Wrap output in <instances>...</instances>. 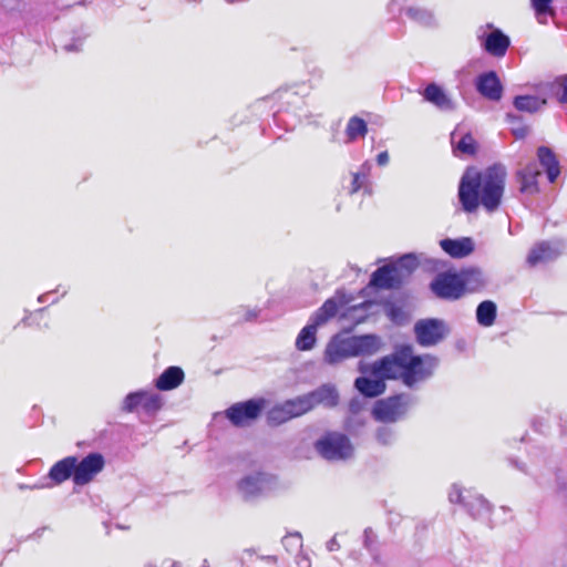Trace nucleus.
Masks as SVG:
<instances>
[{"instance_id": "9d476101", "label": "nucleus", "mask_w": 567, "mask_h": 567, "mask_svg": "<svg viewBox=\"0 0 567 567\" xmlns=\"http://www.w3.org/2000/svg\"><path fill=\"white\" fill-rule=\"evenodd\" d=\"M431 288L437 297L445 299H457L463 295L458 274L439 275Z\"/></svg>"}, {"instance_id": "473e14b6", "label": "nucleus", "mask_w": 567, "mask_h": 567, "mask_svg": "<svg viewBox=\"0 0 567 567\" xmlns=\"http://www.w3.org/2000/svg\"><path fill=\"white\" fill-rule=\"evenodd\" d=\"M538 161L540 165L546 169L558 164L553 152L547 147H539L537 152Z\"/></svg>"}, {"instance_id": "6e6552de", "label": "nucleus", "mask_w": 567, "mask_h": 567, "mask_svg": "<svg viewBox=\"0 0 567 567\" xmlns=\"http://www.w3.org/2000/svg\"><path fill=\"white\" fill-rule=\"evenodd\" d=\"M414 330L417 341L422 346H433L449 332L444 322L437 319L421 320L415 324Z\"/></svg>"}, {"instance_id": "b1692460", "label": "nucleus", "mask_w": 567, "mask_h": 567, "mask_svg": "<svg viewBox=\"0 0 567 567\" xmlns=\"http://www.w3.org/2000/svg\"><path fill=\"white\" fill-rule=\"evenodd\" d=\"M546 104L545 99H539L537 96L523 95L517 96L514 101V105L517 110L522 112L533 113L538 111Z\"/></svg>"}, {"instance_id": "39448f33", "label": "nucleus", "mask_w": 567, "mask_h": 567, "mask_svg": "<svg viewBox=\"0 0 567 567\" xmlns=\"http://www.w3.org/2000/svg\"><path fill=\"white\" fill-rule=\"evenodd\" d=\"M276 485L275 476L267 473H254L238 482V491L245 499H252L271 491Z\"/></svg>"}, {"instance_id": "e433bc0d", "label": "nucleus", "mask_w": 567, "mask_h": 567, "mask_svg": "<svg viewBox=\"0 0 567 567\" xmlns=\"http://www.w3.org/2000/svg\"><path fill=\"white\" fill-rule=\"evenodd\" d=\"M449 501L454 504H463L464 503V496H463V488L454 484L452 485L450 492H449Z\"/></svg>"}, {"instance_id": "a878e982", "label": "nucleus", "mask_w": 567, "mask_h": 567, "mask_svg": "<svg viewBox=\"0 0 567 567\" xmlns=\"http://www.w3.org/2000/svg\"><path fill=\"white\" fill-rule=\"evenodd\" d=\"M496 316V306L492 301H483L476 310V318L480 324L489 327L493 324Z\"/></svg>"}, {"instance_id": "4be33fe9", "label": "nucleus", "mask_w": 567, "mask_h": 567, "mask_svg": "<svg viewBox=\"0 0 567 567\" xmlns=\"http://www.w3.org/2000/svg\"><path fill=\"white\" fill-rule=\"evenodd\" d=\"M420 264V259L414 254H406L396 262L392 264L394 274L400 275V282L408 277Z\"/></svg>"}, {"instance_id": "423d86ee", "label": "nucleus", "mask_w": 567, "mask_h": 567, "mask_svg": "<svg viewBox=\"0 0 567 567\" xmlns=\"http://www.w3.org/2000/svg\"><path fill=\"white\" fill-rule=\"evenodd\" d=\"M264 408V400H248L231 405L226 410V416L235 426H247L260 415Z\"/></svg>"}, {"instance_id": "aec40b11", "label": "nucleus", "mask_w": 567, "mask_h": 567, "mask_svg": "<svg viewBox=\"0 0 567 567\" xmlns=\"http://www.w3.org/2000/svg\"><path fill=\"white\" fill-rule=\"evenodd\" d=\"M484 47L492 55L503 56L509 47V38L499 30H495L487 35Z\"/></svg>"}, {"instance_id": "c756f323", "label": "nucleus", "mask_w": 567, "mask_h": 567, "mask_svg": "<svg viewBox=\"0 0 567 567\" xmlns=\"http://www.w3.org/2000/svg\"><path fill=\"white\" fill-rule=\"evenodd\" d=\"M141 406L147 413H154L161 409L162 399L155 393L141 391Z\"/></svg>"}, {"instance_id": "0eeeda50", "label": "nucleus", "mask_w": 567, "mask_h": 567, "mask_svg": "<svg viewBox=\"0 0 567 567\" xmlns=\"http://www.w3.org/2000/svg\"><path fill=\"white\" fill-rule=\"evenodd\" d=\"M352 357H355L352 336L346 333H339L332 337L323 352V360L330 365L341 363Z\"/></svg>"}, {"instance_id": "a211bd4d", "label": "nucleus", "mask_w": 567, "mask_h": 567, "mask_svg": "<svg viewBox=\"0 0 567 567\" xmlns=\"http://www.w3.org/2000/svg\"><path fill=\"white\" fill-rule=\"evenodd\" d=\"M424 99L443 111H451L455 109L452 99L435 83L426 86L424 90Z\"/></svg>"}, {"instance_id": "49530a36", "label": "nucleus", "mask_w": 567, "mask_h": 567, "mask_svg": "<svg viewBox=\"0 0 567 567\" xmlns=\"http://www.w3.org/2000/svg\"><path fill=\"white\" fill-rule=\"evenodd\" d=\"M178 380H179V384L183 382L184 380V372L179 369V377H178Z\"/></svg>"}, {"instance_id": "412c9836", "label": "nucleus", "mask_w": 567, "mask_h": 567, "mask_svg": "<svg viewBox=\"0 0 567 567\" xmlns=\"http://www.w3.org/2000/svg\"><path fill=\"white\" fill-rule=\"evenodd\" d=\"M318 324L313 321L301 329L296 339V348L299 351H309L313 349L317 342Z\"/></svg>"}, {"instance_id": "f3484780", "label": "nucleus", "mask_w": 567, "mask_h": 567, "mask_svg": "<svg viewBox=\"0 0 567 567\" xmlns=\"http://www.w3.org/2000/svg\"><path fill=\"white\" fill-rule=\"evenodd\" d=\"M462 293L474 292L485 286V277L477 268H470L458 274Z\"/></svg>"}, {"instance_id": "2eb2a0df", "label": "nucleus", "mask_w": 567, "mask_h": 567, "mask_svg": "<svg viewBox=\"0 0 567 567\" xmlns=\"http://www.w3.org/2000/svg\"><path fill=\"white\" fill-rule=\"evenodd\" d=\"M478 92L493 101L502 97V85L495 72H488L478 78L477 81Z\"/></svg>"}, {"instance_id": "c03bdc74", "label": "nucleus", "mask_w": 567, "mask_h": 567, "mask_svg": "<svg viewBox=\"0 0 567 567\" xmlns=\"http://www.w3.org/2000/svg\"><path fill=\"white\" fill-rule=\"evenodd\" d=\"M559 492L567 497V482H561L559 484Z\"/></svg>"}, {"instance_id": "de8ad7c7", "label": "nucleus", "mask_w": 567, "mask_h": 567, "mask_svg": "<svg viewBox=\"0 0 567 567\" xmlns=\"http://www.w3.org/2000/svg\"><path fill=\"white\" fill-rule=\"evenodd\" d=\"M203 567H208V565L206 564V561L204 563Z\"/></svg>"}, {"instance_id": "bb28decb", "label": "nucleus", "mask_w": 567, "mask_h": 567, "mask_svg": "<svg viewBox=\"0 0 567 567\" xmlns=\"http://www.w3.org/2000/svg\"><path fill=\"white\" fill-rule=\"evenodd\" d=\"M338 312V305L333 299L327 300L323 306L315 313L312 321L318 326L323 324Z\"/></svg>"}, {"instance_id": "5701e85b", "label": "nucleus", "mask_w": 567, "mask_h": 567, "mask_svg": "<svg viewBox=\"0 0 567 567\" xmlns=\"http://www.w3.org/2000/svg\"><path fill=\"white\" fill-rule=\"evenodd\" d=\"M76 464L75 457H66L58 462L50 471V476L58 483H61L70 477L71 473L74 472Z\"/></svg>"}, {"instance_id": "f03ea898", "label": "nucleus", "mask_w": 567, "mask_h": 567, "mask_svg": "<svg viewBox=\"0 0 567 567\" xmlns=\"http://www.w3.org/2000/svg\"><path fill=\"white\" fill-rule=\"evenodd\" d=\"M506 176V168L502 165H494L484 171L467 168L458 186V198L463 209L472 213L482 205L488 212L495 210L503 197Z\"/></svg>"}, {"instance_id": "f257e3e1", "label": "nucleus", "mask_w": 567, "mask_h": 567, "mask_svg": "<svg viewBox=\"0 0 567 567\" xmlns=\"http://www.w3.org/2000/svg\"><path fill=\"white\" fill-rule=\"evenodd\" d=\"M436 367V358L414 355L411 348L405 347L372 362L361 360L358 364L361 377L355 379L354 388L367 398H375L385 392L386 380L402 378L404 384L412 386L430 378Z\"/></svg>"}, {"instance_id": "393cba45", "label": "nucleus", "mask_w": 567, "mask_h": 567, "mask_svg": "<svg viewBox=\"0 0 567 567\" xmlns=\"http://www.w3.org/2000/svg\"><path fill=\"white\" fill-rule=\"evenodd\" d=\"M268 422L274 425L282 424L293 417V413L289 410L286 402L275 405L268 411Z\"/></svg>"}, {"instance_id": "72a5a7b5", "label": "nucleus", "mask_w": 567, "mask_h": 567, "mask_svg": "<svg viewBox=\"0 0 567 567\" xmlns=\"http://www.w3.org/2000/svg\"><path fill=\"white\" fill-rule=\"evenodd\" d=\"M456 150L463 154L472 155L476 151V143L472 135H464L456 145Z\"/></svg>"}, {"instance_id": "1a4fd4ad", "label": "nucleus", "mask_w": 567, "mask_h": 567, "mask_svg": "<svg viewBox=\"0 0 567 567\" xmlns=\"http://www.w3.org/2000/svg\"><path fill=\"white\" fill-rule=\"evenodd\" d=\"M103 467V456L101 454H90L79 464H75L73 481L78 485L87 484Z\"/></svg>"}, {"instance_id": "f8f14e48", "label": "nucleus", "mask_w": 567, "mask_h": 567, "mask_svg": "<svg viewBox=\"0 0 567 567\" xmlns=\"http://www.w3.org/2000/svg\"><path fill=\"white\" fill-rule=\"evenodd\" d=\"M308 400L311 404V410L319 405L332 408L338 404L339 394L334 385L323 384L317 390L307 393Z\"/></svg>"}, {"instance_id": "20e7f679", "label": "nucleus", "mask_w": 567, "mask_h": 567, "mask_svg": "<svg viewBox=\"0 0 567 567\" xmlns=\"http://www.w3.org/2000/svg\"><path fill=\"white\" fill-rule=\"evenodd\" d=\"M317 452L330 461L347 460L353 455V446L350 440L340 433H331L316 443Z\"/></svg>"}, {"instance_id": "79ce46f5", "label": "nucleus", "mask_w": 567, "mask_h": 567, "mask_svg": "<svg viewBox=\"0 0 567 567\" xmlns=\"http://www.w3.org/2000/svg\"><path fill=\"white\" fill-rule=\"evenodd\" d=\"M377 162L380 166H384L389 163V154L388 152H382L378 155Z\"/></svg>"}, {"instance_id": "a18cd8bd", "label": "nucleus", "mask_w": 567, "mask_h": 567, "mask_svg": "<svg viewBox=\"0 0 567 567\" xmlns=\"http://www.w3.org/2000/svg\"><path fill=\"white\" fill-rule=\"evenodd\" d=\"M360 188L359 176L354 175L352 192H357Z\"/></svg>"}, {"instance_id": "6ab92c4d", "label": "nucleus", "mask_w": 567, "mask_h": 567, "mask_svg": "<svg viewBox=\"0 0 567 567\" xmlns=\"http://www.w3.org/2000/svg\"><path fill=\"white\" fill-rule=\"evenodd\" d=\"M400 284V275L394 274L392 265L378 269L370 282L371 286L383 289L393 288Z\"/></svg>"}, {"instance_id": "a19ab883", "label": "nucleus", "mask_w": 567, "mask_h": 567, "mask_svg": "<svg viewBox=\"0 0 567 567\" xmlns=\"http://www.w3.org/2000/svg\"><path fill=\"white\" fill-rule=\"evenodd\" d=\"M286 542L291 543V545H295L297 547L301 546V537L299 534L290 535L286 538Z\"/></svg>"}, {"instance_id": "f704fd0d", "label": "nucleus", "mask_w": 567, "mask_h": 567, "mask_svg": "<svg viewBox=\"0 0 567 567\" xmlns=\"http://www.w3.org/2000/svg\"><path fill=\"white\" fill-rule=\"evenodd\" d=\"M532 7L536 16L540 19L542 16L553 14L551 0H530Z\"/></svg>"}, {"instance_id": "cd10ccee", "label": "nucleus", "mask_w": 567, "mask_h": 567, "mask_svg": "<svg viewBox=\"0 0 567 567\" xmlns=\"http://www.w3.org/2000/svg\"><path fill=\"white\" fill-rule=\"evenodd\" d=\"M285 402L287 403V406L289 408L291 413H293V417L301 416L311 411V404L308 400L307 394L297 396L291 400H287Z\"/></svg>"}, {"instance_id": "37998d69", "label": "nucleus", "mask_w": 567, "mask_h": 567, "mask_svg": "<svg viewBox=\"0 0 567 567\" xmlns=\"http://www.w3.org/2000/svg\"><path fill=\"white\" fill-rule=\"evenodd\" d=\"M513 132H514V135H515L517 138H523V137H525V135L527 134V128H525V127L516 128V130H514Z\"/></svg>"}, {"instance_id": "c9c22d12", "label": "nucleus", "mask_w": 567, "mask_h": 567, "mask_svg": "<svg viewBox=\"0 0 567 567\" xmlns=\"http://www.w3.org/2000/svg\"><path fill=\"white\" fill-rule=\"evenodd\" d=\"M141 405V391L130 393L123 402V410L126 412H133L137 406Z\"/></svg>"}, {"instance_id": "ddd939ff", "label": "nucleus", "mask_w": 567, "mask_h": 567, "mask_svg": "<svg viewBox=\"0 0 567 567\" xmlns=\"http://www.w3.org/2000/svg\"><path fill=\"white\" fill-rule=\"evenodd\" d=\"M441 248L453 258H464L474 250V243L470 237L458 239H443L440 241Z\"/></svg>"}, {"instance_id": "4c0bfd02", "label": "nucleus", "mask_w": 567, "mask_h": 567, "mask_svg": "<svg viewBox=\"0 0 567 567\" xmlns=\"http://www.w3.org/2000/svg\"><path fill=\"white\" fill-rule=\"evenodd\" d=\"M558 91L557 96L559 102L567 103V76L557 80Z\"/></svg>"}, {"instance_id": "9b49d317", "label": "nucleus", "mask_w": 567, "mask_h": 567, "mask_svg": "<svg viewBox=\"0 0 567 567\" xmlns=\"http://www.w3.org/2000/svg\"><path fill=\"white\" fill-rule=\"evenodd\" d=\"M540 171L535 163H529L516 172V178L519 184V192L527 195H535L539 192L538 176Z\"/></svg>"}, {"instance_id": "c85d7f7f", "label": "nucleus", "mask_w": 567, "mask_h": 567, "mask_svg": "<svg viewBox=\"0 0 567 567\" xmlns=\"http://www.w3.org/2000/svg\"><path fill=\"white\" fill-rule=\"evenodd\" d=\"M158 390L167 391L177 386V367H169L156 381Z\"/></svg>"}, {"instance_id": "58836bf2", "label": "nucleus", "mask_w": 567, "mask_h": 567, "mask_svg": "<svg viewBox=\"0 0 567 567\" xmlns=\"http://www.w3.org/2000/svg\"><path fill=\"white\" fill-rule=\"evenodd\" d=\"M546 173H547V177H548L549 182L554 183L560 173L558 164L546 168Z\"/></svg>"}, {"instance_id": "2f4dec72", "label": "nucleus", "mask_w": 567, "mask_h": 567, "mask_svg": "<svg viewBox=\"0 0 567 567\" xmlns=\"http://www.w3.org/2000/svg\"><path fill=\"white\" fill-rule=\"evenodd\" d=\"M377 441L382 445H391L395 441V432L388 426H381L375 432Z\"/></svg>"}, {"instance_id": "7c9ffc66", "label": "nucleus", "mask_w": 567, "mask_h": 567, "mask_svg": "<svg viewBox=\"0 0 567 567\" xmlns=\"http://www.w3.org/2000/svg\"><path fill=\"white\" fill-rule=\"evenodd\" d=\"M347 133L351 140L364 135L367 133L365 122L361 118L352 117L348 123Z\"/></svg>"}, {"instance_id": "7ed1b4c3", "label": "nucleus", "mask_w": 567, "mask_h": 567, "mask_svg": "<svg viewBox=\"0 0 567 567\" xmlns=\"http://www.w3.org/2000/svg\"><path fill=\"white\" fill-rule=\"evenodd\" d=\"M411 406V400L404 395H395L378 400L372 409L373 417L382 423H394L403 419Z\"/></svg>"}, {"instance_id": "dca6fc26", "label": "nucleus", "mask_w": 567, "mask_h": 567, "mask_svg": "<svg viewBox=\"0 0 567 567\" xmlns=\"http://www.w3.org/2000/svg\"><path fill=\"white\" fill-rule=\"evenodd\" d=\"M354 355H372L382 348V341L373 334L352 336Z\"/></svg>"}, {"instance_id": "4468645a", "label": "nucleus", "mask_w": 567, "mask_h": 567, "mask_svg": "<svg viewBox=\"0 0 567 567\" xmlns=\"http://www.w3.org/2000/svg\"><path fill=\"white\" fill-rule=\"evenodd\" d=\"M561 254V245L558 243H542L534 247L528 255V262L537 265L553 260Z\"/></svg>"}, {"instance_id": "ea45409f", "label": "nucleus", "mask_w": 567, "mask_h": 567, "mask_svg": "<svg viewBox=\"0 0 567 567\" xmlns=\"http://www.w3.org/2000/svg\"><path fill=\"white\" fill-rule=\"evenodd\" d=\"M406 12L414 20H419V21L424 20L425 13L417 8H409Z\"/></svg>"}]
</instances>
